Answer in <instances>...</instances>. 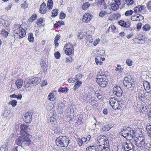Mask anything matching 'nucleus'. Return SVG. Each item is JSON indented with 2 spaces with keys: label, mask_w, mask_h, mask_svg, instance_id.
Wrapping results in <instances>:
<instances>
[{
  "label": "nucleus",
  "mask_w": 151,
  "mask_h": 151,
  "mask_svg": "<svg viewBox=\"0 0 151 151\" xmlns=\"http://www.w3.org/2000/svg\"><path fill=\"white\" fill-rule=\"evenodd\" d=\"M31 83L30 80L29 82H24V86L25 88H28L30 87L31 85Z\"/></svg>",
  "instance_id": "37998d69"
},
{
  "label": "nucleus",
  "mask_w": 151,
  "mask_h": 151,
  "mask_svg": "<svg viewBox=\"0 0 151 151\" xmlns=\"http://www.w3.org/2000/svg\"><path fill=\"white\" fill-rule=\"evenodd\" d=\"M146 129L148 133L149 134L150 136H151V125L147 126Z\"/></svg>",
  "instance_id": "de8ad7c7"
},
{
  "label": "nucleus",
  "mask_w": 151,
  "mask_h": 151,
  "mask_svg": "<svg viewBox=\"0 0 151 151\" xmlns=\"http://www.w3.org/2000/svg\"><path fill=\"white\" fill-rule=\"evenodd\" d=\"M56 121V118H55L54 115L53 116H52L50 117V122L52 123Z\"/></svg>",
  "instance_id": "bf43d9fd"
},
{
  "label": "nucleus",
  "mask_w": 151,
  "mask_h": 151,
  "mask_svg": "<svg viewBox=\"0 0 151 151\" xmlns=\"http://www.w3.org/2000/svg\"><path fill=\"white\" fill-rule=\"evenodd\" d=\"M77 117L78 118L77 124H82L83 122V117L81 116H80L79 115H77Z\"/></svg>",
  "instance_id": "cd10ccee"
},
{
  "label": "nucleus",
  "mask_w": 151,
  "mask_h": 151,
  "mask_svg": "<svg viewBox=\"0 0 151 151\" xmlns=\"http://www.w3.org/2000/svg\"><path fill=\"white\" fill-rule=\"evenodd\" d=\"M69 44L70 45V46H71L72 48H67L65 49V53L66 54V55H71L73 52V51H74V49L73 45L71 44H70V43H69Z\"/></svg>",
  "instance_id": "aec40b11"
},
{
  "label": "nucleus",
  "mask_w": 151,
  "mask_h": 151,
  "mask_svg": "<svg viewBox=\"0 0 151 151\" xmlns=\"http://www.w3.org/2000/svg\"><path fill=\"white\" fill-rule=\"evenodd\" d=\"M28 134H24V135L19 136L16 139L17 144L22 146H28L30 143L31 141L28 138Z\"/></svg>",
  "instance_id": "f257e3e1"
},
{
  "label": "nucleus",
  "mask_w": 151,
  "mask_h": 151,
  "mask_svg": "<svg viewBox=\"0 0 151 151\" xmlns=\"http://www.w3.org/2000/svg\"><path fill=\"white\" fill-rule=\"evenodd\" d=\"M28 39L30 42H33L34 41V37L32 33H30L29 34Z\"/></svg>",
  "instance_id": "58836bf2"
},
{
  "label": "nucleus",
  "mask_w": 151,
  "mask_h": 151,
  "mask_svg": "<svg viewBox=\"0 0 151 151\" xmlns=\"http://www.w3.org/2000/svg\"><path fill=\"white\" fill-rule=\"evenodd\" d=\"M23 82V80L21 78H18L17 79L15 82V84L18 88H19L22 87Z\"/></svg>",
  "instance_id": "4be33fe9"
},
{
  "label": "nucleus",
  "mask_w": 151,
  "mask_h": 151,
  "mask_svg": "<svg viewBox=\"0 0 151 151\" xmlns=\"http://www.w3.org/2000/svg\"><path fill=\"white\" fill-rule=\"evenodd\" d=\"M126 63L128 65L131 66L132 64V61L131 59H128L126 60Z\"/></svg>",
  "instance_id": "3c124183"
},
{
  "label": "nucleus",
  "mask_w": 151,
  "mask_h": 151,
  "mask_svg": "<svg viewBox=\"0 0 151 151\" xmlns=\"http://www.w3.org/2000/svg\"><path fill=\"white\" fill-rule=\"evenodd\" d=\"M21 7L23 9H25L28 6V4L26 1H25L24 3L21 4Z\"/></svg>",
  "instance_id": "4d7b16f0"
},
{
  "label": "nucleus",
  "mask_w": 151,
  "mask_h": 151,
  "mask_svg": "<svg viewBox=\"0 0 151 151\" xmlns=\"http://www.w3.org/2000/svg\"><path fill=\"white\" fill-rule=\"evenodd\" d=\"M46 64L44 61H42L41 63V66L43 68H46Z\"/></svg>",
  "instance_id": "0e129e2a"
},
{
  "label": "nucleus",
  "mask_w": 151,
  "mask_h": 151,
  "mask_svg": "<svg viewBox=\"0 0 151 151\" xmlns=\"http://www.w3.org/2000/svg\"><path fill=\"white\" fill-rule=\"evenodd\" d=\"M119 25L124 27L127 28L129 27V26H127L126 22L123 20H120L119 22Z\"/></svg>",
  "instance_id": "c756f323"
},
{
  "label": "nucleus",
  "mask_w": 151,
  "mask_h": 151,
  "mask_svg": "<svg viewBox=\"0 0 151 151\" xmlns=\"http://www.w3.org/2000/svg\"><path fill=\"white\" fill-rule=\"evenodd\" d=\"M111 7L112 10L115 11L118 9L119 5L115 3H112L111 5Z\"/></svg>",
  "instance_id": "a878e982"
},
{
  "label": "nucleus",
  "mask_w": 151,
  "mask_h": 151,
  "mask_svg": "<svg viewBox=\"0 0 151 151\" xmlns=\"http://www.w3.org/2000/svg\"><path fill=\"white\" fill-rule=\"evenodd\" d=\"M134 13V11L132 10H129L126 11L125 13V15L126 16H129L132 15Z\"/></svg>",
  "instance_id": "a18cd8bd"
},
{
  "label": "nucleus",
  "mask_w": 151,
  "mask_h": 151,
  "mask_svg": "<svg viewBox=\"0 0 151 151\" xmlns=\"http://www.w3.org/2000/svg\"><path fill=\"white\" fill-rule=\"evenodd\" d=\"M15 33L14 37H17L18 38L20 39L24 37L26 35V31L22 27H19L17 28L14 31Z\"/></svg>",
  "instance_id": "423d86ee"
},
{
  "label": "nucleus",
  "mask_w": 151,
  "mask_h": 151,
  "mask_svg": "<svg viewBox=\"0 0 151 151\" xmlns=\"http://www.w3.org/2000/svg\"><path fill=\"white\" fill-rule=\"evenodd\" d=\"M123 145L124 147V150L125 151L128 150L133 149V147H134L132 143H128L125 142V143Z\"/></svg>",
  "instance_id": "2eb2a0df"
},
{
  "label": "nucleus",
  "mask_w": 151,
  "mask_h": 151,
  "mask_svg": "<svg viewBox=\"0 0 151 151\" xmlns=\"http://www.w3.org/2000/svg\"><path fill=\"white\" fill-rule=\"evenodd\" d=\"M92 16L88 13L85 14L83 16V21L85 22H89L92 18Z\"/></svg>",
  "instance_id": "9b49d317"
},
{
  "label": "nucleus",
  "mask_w": 151,
  "mask_h": 151,
  "mask_svg": "<svg viewBox=\"0 0 151 151\" xmlns=\"http://www.w3.org/2000/svg\"><path fill=\"white\" fill-rule=\"evenodd\" d=\"M6 16L3 15L0 17V23L5 27H7L10 25L12 22L11 19L9 18H5Z\"/></svg>",
  "instance_id": "0eeeda50"
},
{
  "label": "nucleus",
  "mask_w": 151,
  "mask_h": 151,
  "mask_svg": "<svg viewBox=\"0 0 151 151\" xmlns=\"http://www.w3.org/2000/svg\"><path fill=\"white\" fill-rule=\"evenodd\" d=\"M97 145L96 146H92L87 147L86 151H99Z\"/></svg>",
  "instance_id": "412c9836"
},
{
  "label": "nucleus",
  "mask_w": 151,
  "mask_h": 151,
  "mask_svg": "<svg viewBox=\"0 0 151 151\" xmlns=\"http://www.w3.org/2000/svg\"><path fill=\"white\" fill-rule=\"evenodd\" d=\"M144 19V18L143 16H142L139 15L136 17L135 20H133L132 18L131 19V20L133 21H142Z\"/></svg>",
  "instance_id": "72a5a7b5"
},
{
  "label": "nucleus",
  "mask_w": 151,
  "mask_h": 151,
  "mask_svg": "<svg viewBox=\"0 0 151 151\" xmlns=\"http://www.w3.org/2000/svg\"><path fill=\"white\" fill-rule=\"evenodd\" d=\"M47 11V9L46 8V4L43 3L40 6V12L41 14H44L46 13Z\"/></svg>",
  "instance_id": "a211bd4d"
},
{
  "label": "nucleus",
  "mask_w": 151,
  "mask_h": 151,
  "mask_svg": "<svg viewBox=\"0 0 151 151\" xmlns=\"http://www.w3.org/2000/svg\"><path fill=\"white\" fill-rule=\"evenodd\" d=\"M134 131L133 129H131L130 128L128 127V129H123L121 132L122 135L126 139L131 140L132 138L135 135L134 134Z\"/></svg>",
  "instance_id": "7ed1b4c3"
},
{
  "label": "nucleus",
  "mask_w": 151,
  "mask_h": 151,
  "mask_svg": "<svg viewBox=\"0 0 151 151\" xmlns=\"http://www.w3.org/2000/svg\"><path fill=\"white\" fill-rule=\"evenodd\" d=\"M142 25V23L140 22L138 23L137 24V29L138 30H140L141 29Z\"/></svg>",
  "instance_id": "680f3d73"
},
{
  "label": "nucleus",
  "mask_w": 151,
  "mask_h": 151,
  "mask_svg": "<svg viewBox=\"0 0 151 151\" xmlns=\"http://www.w3.org/2000/svg\"><path fill=\"white\" fill-rule=\"evenodd\" d=\"M144 88L146 90H150V83L146 81L145 83L144 84Z\"/></svg>",
  "instance_id": "7c9ffc66"
},
{
  "label": "nucleus",
  "mask_w": 151,
  "mask_h": 151,
  "mask_svg": "<svg viewBox=\"0 0 151 151\" xmlns=\"http://www.w3.org/2000/svg\"><path fill=\"white\" fill-rule=\"evenodd\" d=\"M95 61L96 62V63L97 65L98 64H99L100 65H101L103 63V62L101 60L99 61V59L97 58H95Z\"/></svg>",
  "instance_id": "13d9d810"
},
{
  "label": "nucleus",
  "mask_w": 151,
  "mask_h": 151,
  "mask_svg": "<svg viewBox=\"0 0 151 151\" xmlns=\"http://www.w3.org/2000/svg\"><path fill=\"white\" fill-rule=\"evenodd\" d=\"M98 144H100V145H103L104 146H109V144L108 140L105 139L104 138L100 139L99 141Z\"/></svg>",
  "instance_id": "f8f14e48"
},
{
  "label": "nucleus",
  "mask_w": 151,
  "mask_h": 151,
  "mask_svg": "<svg viewBox=\"0 0 151 151\" xmlns=\"http://www.w3.org/2000/svg\"><path fill=\"white\" fill-rule=\"evenodd\" d=\"M23 119L26 123H29L32 121V115L31 113L27 112L25 113Z\"/></svg>",
  "instance_id": "9d476101"
},
{
  "label": "nucleus",
  "mask_w": 151,
  "mask_h": 151,
  "mask_svg": "<svg viewBox=\"0 0 151 151\" xmlns=\"http://www.w3.org/2000/svg\"><path fill=\"white\" fill-rule=\"evenodd\" d=\"M83 140H85V139L84 138H82L81 139H79L78 140V144L80 146H81L82 145L83 143Z\"/></svg>",
  "instance_id": "6e6d98bb"
},
{
  "label": "nucleus",
  "mask_w": 151,
  "mask_h": 151,
  "mask_svg": "<svg viewBox=\"0 0 151 151\" xmlns=\"http://www.w3.org/2000/svg\"><path fill=\"white\" fill-rule=\"evenodd\" d=\"M30 81V82L34 86H36L40 82L41 79L40 78H34L31 79Z\"/></svg>",
  "instance_id": "f3484780"
},
{
  "label": "nucleus",
  "mask_w": 151,
  "mask_h": 151,
  "mask_svg": "<svg viewBox=\"0 0 151 151\" xmlns=\"http://www.w3.org/2000/svg\"><path fill=\"white\" fill-rule=\"evenodd\" d=\"M66 14L63 12H61L60 14V17L61 19H63L65 18Z\"/></svg>",
  "instance_id": "5fc2aeb1"
},
{
  "label": "nucleus",
  "mask_w": 151,
  "mask_h": 151,
  "mask_svg": "<svg viewBox=\"0 0 151 151\" xmlns=\"http://www.w3.org/2000/svg\"><path fill=\"white\" fill-rule=\"evenodd\" d=\"M55 94L54 92L49 93L48 96V99L51 101H53L55 100Z\"/></svg>",
  "instance_id": "bb28decb"
},
{
  "label": "nucleus",
  "mask_w": 151,
  "mask_h": 151,
  "mask_svg": "<svg viewBox=\"0 0 151 151\" xmlns=\"http://www.w3.org/2000/svg\"><path fill=\"white\" fill-rule=\"evenodd\" d=\"M110 14V12H105L104 11H101L99 14V16L101 17L104 16L106 14Z\"/></svg>",
  "instance_id": "c9c22d12"
},
{
  "label": "nucleus",
  "mask_w": 151,
  "mask_h": 151,
  "mask_svg": "<svg viewBox=\"0 0 151 151\" xmlns=\"http://www.w3.org/2000/svg\"><path fill=\"white\" fill-rule=\"evenodd\" d=\"M112 127L111 126H110L109 124H107L104 125L102 126V129L104 131H109Z\"/></svg>",
  "instance_id": "b1692460"
},
{
  "label": "nucleus",
  "mask_w": 151,
  "mask_h": 151,
  "mask_svg": "<svg viewBox=\"0 0 151 151\" xmlns=\"http://www.w3.org/2000/svg\"><path fill=\"white\" fill-rule=\"evenodd\" d=\"M132 77L130 76H128L124 78V80L123 81V83L124 85H125V83L128 84L131 83L133 81H132Z\"/></svg>",
  "instance_id": "5701e85b"
},
{
  "label": "nucleus",
  "mask_w": 151,
  "mask_h": 151,
  "mask_svg": "<svg viewBox=\"0 0 151 151\" xmlns=\"http://www.w3.org/2000/svg\"><path fill=\"white\" fill-rule=\"evenodd\" d=\"M68 90V89L67 88H62L59 89L58 90V91L60 92H61L62 93H64L67 92Z\"/></svg>",
  "instance_id": "49530a36"
},
{
  "label": "nucleus",
  "mask_w": 151,
  "mask_h": 151,
  "mask_svg": "<svg viewBox=\"0 0 151 151\" xmlns=\"http://www.w3.org/2000/svg\"><path fill=\"white\" fill-rule=\"evenodd\" d=\"M47 6L48 8L49 9H51L52 8L53 6V1L52 0H49L48 1Z\"/></svg>",
  "instance_id": "2f4dec72"
},
{
  "label": "nucleus",
  "mask_w": 151,
  "mask_h": 151,
  "mask_svg": "<svg viewBox=\"0 0 151 151\" xmlns=\"http://www.w3.org/2000/svg\"><path fill=\"white\" fill-rule=\"evenodd\" d=\"M58 10L57 9H55L53 10L52 12V17H55L58 14Z\"/></svg>",
  "instance_id": "a19ab883"
},
{
  "label": "nucleus",
  "mask_w": 151,
  "mask_h": 151,
  "mask_svg": "<svg viewBox=\"0 0 151 151\" xmlns=\"http://www.w3.org/2000/svg\"><path fill=\"white\" fill-rule=\"evenodd\" d=\"M87 42H88L89 43H92L93 41V39L91 35H89L86 37V38Z\"/></svg>",
  "instance_id": "79ce46f5"
},
{
  "label": "nucleus",
  "mask_w": 151,
  "mask_h": 151,
  "mask_svg": "<svg viewBox=\"0 0 151 151\" xmlns=\"http://www.w3.org/2000/svg\"><path fill=\"white\" fill-rule=\"evenodd\" d=\"M114 2L115 3V4L118 5H121V0H114Z\"/></svg>",
  "instance_id": "774afa93"
},
{
  "label": "nucleus",
  "mask_w": 151,
  "mask_h": 151,
  "mask_svg": "<svg viewBox=\"0 0 151 151\" xmlns=\"http://www.w3.org/2000/svg\"><path fill=\"white\" fill-rule=\"evenodd\" d=\"M37 18V16L36 14L32 15L28 19L30 22H32L34 21Z\"/></svg>",
  "instance_id": "ea45409f"
},
{
  "label": "nucleus",
  "mask_w": 151,
  "mask_h": 151,
  "mask_svg": "<svg viewBox=\"0 0 151 151\" xmlns=\"http://www.w3.org/2000/svg\"><path fill=\"white\" fill-rule=\"evenodd\" d=\"M90 5V4H89L88 2L83 3L82 6V9L83 10H86Z\"/></svg>",
  "instance_id": "e433bc0d"
},
{
  "label": "nucleus",
  "mask_w": 151,
  "mask_h": 151,
  "mask_svg": "<svg viewBox=\"0 0 151 151\" xmlns=\"http://www.w3.org/2000/svg\"><path fill=\"white\" fill-rule=\"evenodd\" d=\"M97 5L98 6L102 5L104 7H105L106 6V4L105 3V0H98Z\"/></svg>",
  "instance_id": "c85d7f7f"
},
{
  "label": "nucleus",
  "mask_w": 151,
  "mask_h": 151,
  "mask_svg": "<svg viewBox=\"0 0 151 151\" xmlns=\"http://www.w3.org/2000/svg\"><path fill=\"white\" fill-rule=\"evenodd\" d=\"M60 36L59 35H56V36L55 37V45L56 46H58V40L60 39Z\"/></svg>",
  "instance_id": "473e14b6"
},
{
  "label": "nucleus",
  "mask_w": 151,
  "mask_h": 151,
  "mask_svg": "<svg viewBox=\"0 0 151 151\" xmlns=\"http://www.w3.org/2000/svg\"><path fill=\"white\" fill-rule=\"evenodd\" d=\"M68 137L65 136H60L56 140V144L59 147H67L69 142Z\"/></svg>",
  "instance_id": "f03ea898"
},
{
  "label": "nucleus",
  "mask_w": 151,
  "mask_h": 151,
  "mask_svg": "<svg viewBox=\"0 0 151 151\" xmlns=\"http://www.w3.org/2000/svg\"><path fill=\"white\" fill-rule=\"evenodd\" d=\"M125 1L128 6L131 5L134 3V1L133 0H125Z\"/></svg>",
  "instance_id": "c03bdc74"
},
{
  "label": "nucleus",
  "mask_w": 151,
  "mask_h": 151,
  "mask_svg": "<svg viewBox=\"0 0 151 151\" xmlns=\"http://www.w3.org/2000/svg\"><path fill=\"white\" fill-rule=\"evenodd\" d=\"M141 110L142 112H147L148 111V106L146 105H142Z\"/></svg>",
  "instance_id": "4c0bfd02"
},
{
  "label": "nucleus",
  "mask_w": 151,
  "mask_h": 151,
  "mask_svg": "<svg viewBox=\"0 0 151 151\" xmlns=\"http://www.w3.org/2000/svg\"><path fill=\"white\" fill-rule=\"evenodd\" d=\"M17 101L15 100H13L12 101H10L9 102V104H11L13 107H15L17 104Z\"/></svg>",
  "instance_id": "09e8293b"
},
{
  "label": "nucleus",
  "mask_w": 151,
  "mask_h": 151,
  "mask_svg": "<svg viewBox=\"0 0 151 151\" xmlns=\"http://www.w3.org/2000/svg\"><path fill=\"white\" fill-rule=\"evenodd\" d=\"M151 28L150 26L148 24L144 25L142 27L143 29L145 31H149Z\"/></svg>",
  "instance_id": "f704fd0d"
},
{
  "label": "nucleus",
  "mask_w": 151,
  "mask_h": 151,
  "mask_svg": "<svg viewBox=\"0 0 151 151\" xmlns=\"http://www.w3.org/2000/svg\"><path fill=\"white\" fill-rule=\"evenodd\" d=\"M82 82L78 80L75 83L74 86L73 88L74 91L77 89L81 85Z\"/></svg>",
  "instance_id": "393cba45"
},
{
  "label": "nucleus",
  "mask_w": 151,
  "mask_h": 151,
  "mask_svg": "<svg viewBox=\"0 0 151 151\" xmlns=\"http://www.w3.org/2000/svg\"><path fill=\"white\" fill-rule=\"evenodd\" d=\"M1 32V33L2 34L4 35L5 37H6L7 36L8 34H9L8 32L5 31L4 29H2Z\"/></svg>",
  "instance_id": "864d4df0"
},
{
  "label": "nucleus",
  "mask_w": 151,
  "mask_h": 151,
  "mask_svg": "<svg viewBox=\"0 0 151 151\" xmlns=\"http://www.w3.org/2000/svg\"><path fill=\"white\" fill-rule=\"evenodd\" d=\"M54 55H55V57L57 59H59L60 57V53L58 51H57L56 52H55L54 54Z\"/></svg>",
  "instance_id": "603ef678"
},
{
  "label": "nucleus",
  "mask_w": 151,
  "mask_h": 151,
  "mask_svg": "<svg viewBox=\"0 0 151 151\" xmlns=\"http://www.w3.org/2000/svg\"><path fill=\"white\" fill-rule=\"evenodd\" d=\"M109 101L110 105L114 109H119L122 107V103L119 101H117L115 98H111Z\"/></svg>",
  "instance_id": "39448f33"
},
{
  "label": "nucleus",
  "mask_w": 151,
  "mask_h": 151,
  "mask_svg": "<svg viewBox=\"0 0 151 151\" xmlns=\"http://www.w3.org/2000/svg\"><path fill=\"white\" fill-rule=\"evenodd\" d=\"M147 95L145 94L144 90H140L138 93V97L139 100L143 101H146Z\"/></svg>",
  "instance_id": "1a4fd4ad"
},
{
  "label": "nucleus",
  "mask_w": 151,
  "mask_h": 151,
  "mask_svg": "<svg viewBox=\"0 0 151 151\" xmlns=\"http://www.w3.org/2000/svg\"><path fill=\"white\" fill-rule=\"evenodd\" d=\"M140 144L141 146H145L146 145V144L145 143V139H143L140 142Z\"/></svg>",
  "instance_id": "e2e57ef3"
},
{
  "label": "nucleus",
  "mask_w": 151,
  "mask_h": 151,
  "mask_svg": "<svg viewBox=\"0 0 151 151\" xmlns=\"http://www.w3.org/2000/svg\"><path fill=\"white\" fill-rule=\"evenodd\" d=\"M82 78V76L80 74H78L74 78V79L76 81H78L81 79Z\"/></svg>",
  "instance_id": "8fccbe9b"
},
{
  "label": "nucleus",
  "mask_w": 151,
  "mask_h": 151,
  "mask_svg": "<svg viewBox=\"0 0 151 151\" xmlns=\"http://www.w3.org/2000/svg\"><path fill=\"white\" fill-rule=\"evenodd\" d=\"M43 22V19L42 18H40L38 20V21L37 22V24H41Z\"/></svg>",
  "instance_id": "338daca9"
},
{
  "label": "nucleus",
  "mask_w": 151,
  "mask_h": 151,
  "mask_svg": "<svg viewBox=\"0 0 151 151\" xmlns=\"http://www.w3.org/2000/svg\"><path fill=\"white\" fill-rule=\"evenodd\" d=\"M20 128L22 131H24L25 132V134H28V132H29L31 130L28 126L26 125L22 124L20 125Z\"/></svg>",
  "instance_id": "4468645a"
},
{
  "label": "nucleus",
  "mask_w": 151,
  "mask_h": 151,
  "mask_svg": "<svg viewBox=\"0 0 151 151\" xmlns=\"http://www.w3.org/2000/svg\"><path fill=\"white\" fill-rule=\"evenodd\" d=\"M98 76L96 78V81L101 87H105L108 84V79L106 75H102Z\"/></svg>",
  "instance_id": "20e7f679"
},
{
  "label": "nucleus",
  "mask_w": 151,
  "mask_h": 151,
  "mask_svg": "<svg viewBox=\"0 0 151 151\" xmlns=\"http://www.w3.org/2000/svg\"><path fill=\"white\" fill-rule=\"evenodd\" d=\"M0 150L1 151H8V150L7 147L4 146V147H1L0 148Z\"/></svg>",
  "instance_id": "69168bd1"
},
{
  "label": "nucleus",
  "mask_w": 151,
  "mask_h": 151,
  "mask_svg": "<svg viewBox=\"0 0 151 151\" xmlns=\"http://www.w3.org/2000/svg\"><path fill=\"white\" fill-rule=\"evenodd\" d=\"M100 41V40L99 39H96L93 43L94 46H96Z\"/></svg>",
  "instance_id": "052dcab7"
},
{
  "label": "nucleus",
  "mask_w": 151,
  "mask_h": 151,
  "mask_svg": "<svg viewBox=\"0 0 151 151\" xmlns=\"http://www.w3.org/2000/svg\"><path fill=\"white\" fill-rule=\"evenodd\" d=\"M113 93L118 97H121L122 95V91L121 88L119 86H117L114 87Z\"/></svg>",
  "instance_id": "6e6552de"
},
{
  "label": "nucleus",
  "mask_w": 151,
  "mask_h": 151,
  "mask_svg": "<svg viewBox=\"0 0 151 151\" xmlns=\"http://www.w3.org/2000/svg\"><path fill=\"white\" fill-rule=\"evenodd\" d=\"M145 8V6L143 5H139L138 6L134 8V12L136 13H139Z\"/></svg>",
  "instance_id": "6ab92c4d"
},
{
  "label": "nucleus",
  "mask_w": 151,
  "mask_h": 151,
  "mask_svg": "<svg viewBox=\"0 0 151 151\" xmlns=\"http://www.w3.org/2000/svg\"><path fill=\"white\" fill-rule=\"evenodd\" d=\"M124 86L127 89L131 91L134 90L135 87V84L133 81L128 84L125 83V85Z\"/></svg>",
  "instance_id": "ddd939ff"
},
{
  "label": "nucleus",
  "mask_w": 151,
  "mask_h": 151,
  "mask_svg": "<svg viewBox=\"0 0 151 151\" xmlns=\"http://www.w3.org/2000/svg\"><path fill=\"white\" fill-rule=\"evenodd\" d=\"M97 146L99 149V151H109L110 149L109 147L104 146L100 144H98L97 143Z\"/></svg>",
  "instance_id": "dca6fc26"
}]
</instances>
